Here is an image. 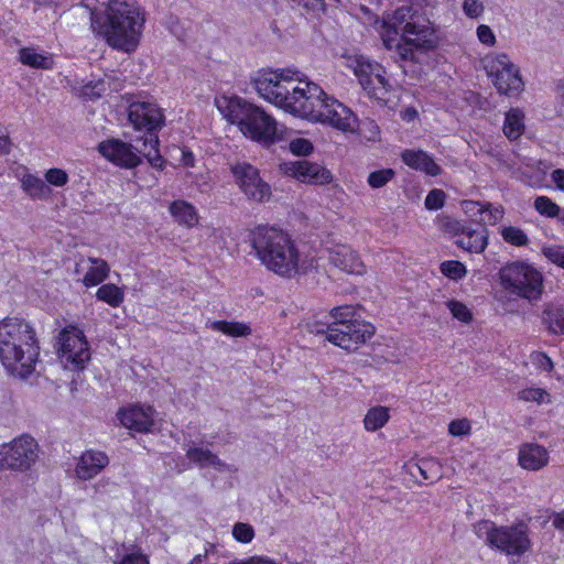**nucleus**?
I'll return each instance as SVG.
<instances>
[{
    "label": "nucleus",
    "mask_w": 564,
    "mask_h": 564,
    "mask_svg": "<svg viewBox=\"0 0 564 564\" xmlns=\"http://www.w3.org/2000/svg\"><path fill=\"white\" fill-rule=\"evenodd\" d=\"M252 83L263 99L286 112L329 124L340 131L354 130V112L337 99L329 97L317 84L303 80L297 70L261 69Z\"/></svg>",
    "instance_id": "f257e3e1"
},
{
    "label": "nucleus",
    "mask_w": 564,
    "mask_h": 564,
    "mask_svg": "<svg viewBox=\"0 0 564 564\" xmlns=\"http://www.w3.org/2000/svg\"><path fill=\"white\" fill-rule=\"evenodd\" d=\"M382 41L403 61L414 59V48L430 50L435 45L430 20L413 6H402L384 19Z\"/></svg>",
    "instance_id": "f03ea898"
},
{
    "label": "nucleus",
    "mask_w": 564,
    "mask_h": 564,
    "mask_svg": "<svg viewBox=\"0 0 564 564\" xmlns=\"http://www.w3.org/2000/svg\"><path fill=\"white\" fill-rule=\"evenodd\" d=\"M39 355L35 330L26 321L7 317L0 322V361L8 373L28 378L35 370Z\"/></svg>",
    "instance_id": "7ed1b4c3"
},
{
    "label": "nucleus",
    "mask_w": 564,
    "mask_h": 564,
    "mask_svg": "<svg viewBox=\"0 0 564 564\" xmlns=\"http://www.w3.org/2000/svg\"><path fill=\"white\" fill-rule=\"evenodd\" d=\"M249 241L258 259L270 271L292 278L300 273V254L288 232L260 225L250 230Z\"/></svg>",
    "instance_id": "20e7f679"
},
{
    "label": "nucleus",
    "mask_w": 564,
    "mask_h": 564,
    "mask_svg": "<svg viewBox=\"0 0 564 564\" xmlns=\"http://www.w3.org/2000/svg\"><path fill=\"white\" fill-rule=\"evenodd\" d=\"M91 25H99L109 45L126 52L135 50L144 18L133 0H109L106 19L101 23L91 12Z\"/></svg>",
    "instance_id": "39448f33"
},
{
    "label": "nucleus",
    "mask_w": 564,
    "mask_h": 564,
    "mask_svg": "<svg viewBox=\"0 0 564 564\" xmlns=\"http://www.w3.org/2000/svg\"><path fill=\"white\" fill-rule=\"evenodd\" d=\"M352 305H341L330 311L332 323H315L310 326L311 333L323 334L335 346L346 350H355L375 334L370 323L358 319Z\"/></svg>",
    "instance_id": "423d86ee"
},
{
    "label": "nucleus",
    "mask_w": 564,
    "mask_h": 564,
    "mask_svg": "<svg viewBox=\"0 0 564 564\" xmlns=\"http://www.w3.org/2000/svg\"><path fill=\"white\" fill-rule=\"evenodd\" d=\"M164 113L154 101L137 99L129 104L128 120L135 130L144 131L148 137L142 140V147L135 149L147 158L151 166L162 169L164 159L159 153V131L164 124Z\"/></svg>",
    "instance_id": "0eeeda50"
},
{
    "label": "nucleus",
    "mask_w": 564,
    "mask_h": 564,
    "mask_svg": "<svg viewBox=\"0 0 564 564\" xmlns=\"http://www.w3.org/2000/svg\"><path fill=\"white\" fill-rule=\"evenodd\" d=\"M226 117L238 126L245 137L262 145L269 147L280 138L275 119L262 108L245 100L239 99L232 104V109Z\"/></svg>",
    "instance_id": "6e6552de"
},
{
    "label": "nucleus",
    "mask_w": 564,
    "mask_h": 564,
    "mask_svg": "<svg viewBox=\"0 0 564 564\" xmlns=\"http://www.w3.org/2000/svg\"><path fill=\"white\" fill-rule=\"evenodd\" d=\"M506 291L529 301L539 300L543 292V275L532 264L523 261L507 263L499 272Z\"/></svg>",
    "instance_id": "1a4fd4ad"
},
{
    "label": "nucleus",
    "mask_w": 564,
    "mask_h": 564,
    "mask_svg": "<svg viewBox=\"0 0 564 564\" xmlns=\"http://www.w3.org/2000/svg\"><path fill=\"white\" fill-rule=\"evenodd\" d=\"M39 457V445L30 435H21L0 445V470L26 471Z\"/></svg>",
    "instance_id": "9d476101"
},
{
    "label": "nucleus",
    "mask_w": 564,
    "mask_h": 564,
    "mask_svg": "<svg viewBox=\"0 0 564 564\" xmlns=\"http://www.w3.org/2000/svg\"><path fill=\"white\" fill-rule=\"evenodd\" d=\"M349 67L370 97L384 99L391 86L386 77L387 72L383 66L366 56L358 55L349 58Z\"/></svg>",
    "instance_id": "9b49d317"
},
{
    "label": "nucleus",
    "mask_w": 564,
    "mask_h": 564,
    "mask_svg": "<svg viewBox=\"0 0 564 564\" xmlns=\"http://www.w3.org/2000/svg\"><path fill=\"white\" fill-rule=\"evenodd\" d=\"M485 68L497 90L507 96H517L523 90V80L518 67L506 54L487 56Z\"/></svg>",
    "instance_id": "f8f14e48"
},
{
    "label": "nucleus",
    "mask_w": 564,
    "mask_h": 564,
    "mask_svg": "<svg viewBox=\"0 0 564 564\" xmlns=\"http://www.w3.org/2000/svg\"><path fill=\"white\" fill-rule=\"evenodd\" d=\"M58 357L65 369L82 370L90 360V349L84 333L77 327H67L59 334Z\"/></svg>",
    "instance_id": "ddd939ff"
},
{
    "label": "nucleus",
    "mask_w": 564,
    "mask_h": 564,
    "mask_svg": "<svg viewBox=\"0 0 564 564\" xmlns=\"http://www.w3.org/2000/svg\"><path fill=\"white\" fill-rule=\"evenodd\" d=\"M530 528L520 521L510 525H500L495 539L494 549L506 555L522 556L532 549Z\"/></svg>",
    "instance_id": "4468645a"
},
{
    "label": "nucleus",
    "mask_w": 564,
    "mask_h": 564,
    "mask_svg": "<svg viewBox=\"0 0 564 564\" xmlns=\"http://www.w3.org/2000/svg\"><path fill=\"white\" fill-rule=\"evenodd\" d=\"M230 171L248 199L261 203L270 198V185L262 180L257 167L248 162H237L230 165Z\"/></svg>",
    "instance_id": "2eb2a0df"
},
{
    "label": "nucleus",
    "mask_w": 564,
    "mask_h": 564,
    "mask_svg": "<svg viewBox=\"0 0 564 564\" xmlns=\"http://www.w3.org/2000/svg\"><path fill=\"white\" fill-rule=\"evenodd\" d=\"M280 169L284 175L311 185H326L334 178L324 165L308 160L284 162Z\"/></svg>",
    "instance_id": "dca6fc26"
},
{
    "label": "nucleus",
    "mask_w": 564,
    "mask_h": 564,
    "mask_svg": "<svg viewBox=\"0 0 564 564\" xmlns=\"http://www.w3.org/2000/svg\"><path fill=\"white\" fill-rule=\"evenodd\" d=\"M142 147V140H137V144L123 142L119 139H109L98 144L99 153L108 161L118 166L132 169L141 163V154L135 148Z\"/></svg>",
    "instance_id": "f3484780"
},
{
    "label": "nucleus",
    "mask_w": 564,
    "mask_h": 564,
    "mask_svg": "<svg viewBox=\"0 0 564 564\" xmlns=\"http://www.w3.org/2000/svg\"><path fill=\"white\" fill-rule=\"evenodd\" d=\"M449 228L455 234V243L469 252H482L488 245V231L485 227L473 228L462 221H454Z\"/></svg>",
    "instance_id": "a211bd4d"
},
{
    "label": "nucleus",
    "mask_w": 564,
    "mask_h": 564,
    "mask_svg": "<svg viewBox=\"0 0 564 564\" xmlns=\"http://www.w3.org/2000/svg\"><path fill=\"white\" fill-rule=\"evenodd\" d=\"M119 420L123 426L137 432H150L154 425L155 411L152 406L135 405L120 410Z\"/></svg>",
    "instance_id": "6ab92c4d"
},
{
    "label": "nucleus",
    "mask_w": 564,
    "mask_h": 564,
    "mask_svg": "<svg viewBox=\"0 0 564 564\" xmlns=\"http://www.w3.org/2000/svg\"><path fill=\"white\" fill-rule=\"evenodd\" d=\"M109 464V457L105 452L88 449L78 458L75 474L82 480H89L97 476Z\"/></svg>",
    "instance_id": "aec40b11"
},
{
    "label": "nucleus",
    "mask_w": 564,
    "mask_h": 564,
    "mask_svg": "<svg viewBox=\"0 0 564 564\" xmlns=\"http://www.w3.org/2000/svg\"><path fill=\"white\" fill-rule=\"evenodd\" d=\"M330 263L350 274H361L364 263L358 254L347 246H339L329 251Z\"/></svg>",
    "instance_id": "412c9836"
},
{
    "label": "nucleus",
    "mask_w": 564,
    "mask_h": 564,
    "mask_svg": "<svg viewBox=\"0 0 564 564\" xmlns=\"http://www.w3.org/2000/svg\"><path fill=\"white\" fill-rule=\"evenodd\" d=\"M401 159L409 167L424 172L431 176L441 174V167L433 158L422 150H404Z\"/></svg>",
    "instance_id": "4be33fe9"
},
{
    "label": "nucleus",
    "mask_w": 564,
    "mask_h": 564,
    "mask_svg": "<svg viewBox=\"0 0 564 564\" xmlns=\"http://www.w3.org/2000/svg\"><path fill=\"white\" fill-rule=\"evenodd\" d=\"M549 463V453L539 444H524L519 451V464L524 469L539 470Z\"/></svg>",
    "instance_id": "5701e85b"
},
{
    "label": "nucleus",
    "mask_w": 564,
    "mask_h": 564,
    "mask_svg": "<svg viewBox=\"0 0 564 564\" xmlns=\"http://www.w3.org/2000/svg\"><path fill=\"white\" fill-rule=\"evenodd\" d=\"M186 457L200 468L213 467L219 471L230 470V466L219 459L218 456L208 448L189 446L186 451Z\"/></svg>",
    "instance_id": "b1692460"
},
{
    "label": "nucleus",
    "mask_w": 564,
    "mask_h": 564,
    "mask_svg": "<svg viewBox=\"0 0 564 564\" xmlns=\"http://www.w3.org/2000/svg\"><path fill=\"white\" fill-rule=\"evenodd\" d=\"M542 324L551 334L564 335V305H546L542 313Z\"/></svg>",
    "instance_id": "393cba45"
},
{
    "label": "nucleus",
    "mask_w": 564,
    "mask_h": 564,
    "mask_svg": "<svg viewBox=\"0 0 564 564\" xmlns=\"http://www.w3.org/2000/svg\"><path fill=\"white\" fill-rule=\"evenodd\" d=\"M20 62L23 65L41 68V69H51L53 67L54 61L53 55L50 53H40L34 47H23L19 52Z\"/></svg>",
    "instance_id": "a878e982"
},
{
    "label": "nucleus",
    "mask_w": 564,
    "mask_h": 564,
    "mask_svg": "<svg viewBox=\"0 0 564 564\" xmlns=\"http://www.w3.org/2000/svg\"><path fill=\"white\" fill-rule=\"evenodd\" d=\"M170 213L180 225L193 227L198 223L196 208L185 200H174L170 205Z\"/></svg>",
    "instance_id": "bb28decb"
},
{
    "label": "nucleus",
    "mask_w": 564,
    "mask_h": 564,
    "mask_svg": "<svg viewBox=\"0 0 564 564\" xmlns=\"http://www.w3.org/2000/svg\"><path fill=\"white\" fill-rule=\"evenodd\" d=\"M88 261L91 263V267L84 275L83 283L86 288H91L100 284L108 278L110 268L104 259L89 257Z\"/></svg>",
    "instance_id": "cd10ccee"
},
{
    "label": "nucleus",
    "mask_w": 564,
    "mask_h": 564,
    "mask_svg": "<svg viewBox=\"0 0 564 564\" xmlns=\"http://www.w3.org/2000/svg\"><path fill=\"white\" fill-rule=\"evenodd\" d=\"M22 189L33 199L47 198L51 194V188L42 178L26 174L21 180Z\"/></svg>",
    "instance_id": "c85d7f7f"
},
{
    "label": "nucleus",
    "mask_w": 564,
    "mask_h": 564,
    "mask_svg": "<svg viewBox=\"0 0 564 564\" xmlns=\"http://www.w3.org/2000/svg\"><path fill=\"white\" fill-rule=\"evenodd\" d=\"M523 117L519 109H511L506 113L503 133L509 140H516L523 133Z\"/></svg>",
    "instance_id": "c756f323"
},
{
    "label": "nucleus",
    "mask_w": 564,
    "mask_h": 564,
    "mask_svg": "<svg viewBox=\"0 0 564 564\" xmlns=\"http://www.w3.org/2000/svg\"><path fill=\"white\" fill-rule=\"evenodd\" d=\"M98 301L107 303L111 307H119L124 301V292L113 283L102 284L96 292Z\"/></svg>",
    "instance_id": "7c9ffc66"
},
{
    "label": "nucleus",
    "mask_w": 564,
    "mask_h": 564,
    "mask_svg": "<svg viewBox=\"0 0 564 564\" xmlns=\"http://www.w3.org/2000/svg\"><path fill=\"white\" fill-rule=\"evenodd\" d=\"M390 419L389 409L386 406H373L368 410L364 419L365 429L375 432L387 424Z\"/></svg>",
    "instance_id": "2f4dec72"
},
{
    "label": "nucleus",
    "mask_w": 564,
    "mask_h": 564,
    "mask_svg": "<svg viewBox=\"0 0 564 564\" xmlns=\"http://www.w3.org/2000/svg\"><path fill=\"white\" fill-rule=\"evenodd\" d=\"M425 480L436 481L443 476V466L436 458H422L415 466Z\"/></svg>",
    "instance_id": "473e14b6"
},
{
    "label": "nucleus",
    "mask_w": 564,
    "mask_h": 564,
    "mask_svg": "<svg viewBox=\"0 0 564 564\" xmlns=\"http://www.w3.org/2000/svg\"><path fill=\"white\" fill-rule=\"evenodd\" d=\"M210 328L232 337H243L251 333L248 325L238 322L215 321L210 323Z\"/></svg>",
    "instance_id": "72a5a7b5"
},
{
    "label": "nucleus",
    "mask_w": 564,
    "mask_h": 564,
    "mask_svg": "<svg viewBox=\"0 0 564 564\" xmlns=\"http://www.w3.org/2000/svg\"><path fill=\"white\" fill-rule=\"evenodd\" d=\"M499 527L490 520H481L474 524V533L485 540L486 544L494 549L495 539L497 536Z\"/></svg>",
    "instance_id": "f704fd0d"
},
{
    "label": "nucleus",
    "mask_w": 564,
    "mask_h": 564,
    "mask_svg": "<svg viewBox=\"0 0 564 564\" xmlns=\"http://www.w3.org/2000/svg\"><path fill=\"white\" fill-rule=\"evenodd\" d=\"M505 209L501 205H494L490 203H484L482 215L478 227L495 226L503 217Z\"/></svg>",
    "instance_id": "c9c22d12"
},
{
    "label": "nucleus",
    "mask_w": 564,
    "mask_h": 564,
    "mask_svg": "<svg viewBox=\"0 0 564 564\" xmlns=\"http://www.w3.org/2000/svg\"><path fill=\"white\" fill-rule=\"evenodd\" d=\"M501 236L506 242L517 247L525 246L529 242L524 231L514 226L503 227L501 229Z\"/></svg>",
    "instance_id": "e433bc0d"
},
{
    "label": "nucleus",
    "mask_w": 564,
    "mask_h": 564,
    "mask_svg": "<svg viewBox=\"0 0 564 564\" xmlns=\"http://www.w3.org/2000/svg\"><path fill=\"white\" fill-rule=\"evenodd\" d=\"M440 270L446 278L455 281L463 279L467 273L465 265L462 262L455 260L442 262Z\"/></svg>",
    "instance_id": "4c0bfd02"
},
{
    "label": "nucleus",
    "mask_w": 564,
    "mask_h": 564,
    "mask_svg": "<svg viewBox=\"0 0 564 564\" xmlns=\"http://www.w3.org/2000/svg\"><path fill=\"white\" fill-rule=\"evenodd\" d=\"M534 207L543 216L556 217L560 215L561 208L546 196H538L534 200Z\"/></svg>",
    "instance_id": "58836bf2"
},
{
    "label": "nucleus",
    "mask_w": 564,
    "mask_h": 564,
    "mask_svg": "<svg viewBox=\"0 0 564 564\" xmlns=\"http://www.w3.org/2000/svg\"><path fill=\"white\" fill-rule=\"evenodd\" d=\"M393 175L394 172L391 169L375 171L369 174L368 183L373 188H380L384 186L393 177Z\"/></svg>",
    "instance_id": "ea45409f"
},
{
    "label": "nucleus",
    "mask_w": 564,
    "mask_h": 564,
    "mask_svg": "<svg viewBox=\"0 0 564 564\" xmlns=\"http://www.w3.org/2000/svg\"><path fill=\"white\" fill-rule=\"evenodd\" d=\"M447 307L456 319L464 323L471 321V313L464 303L452 300L447 302Z\"/></svg>",
    "instance_id": "a19ab883"
},
{
    "label": "nucleus",
    "mask_w": 564,
    "mask_h": 564,
    "mask_svg": "<svg viewBox=\"0 0 564 564\" xmlns=\"http://www.w3.org/2000/svg\"><path fill=\"white\" fill-rule=\"evenodd\" d=\"M234 538L241 543H249L254 538V530L248 523L238 522L232 529Z\"/></svg>",
    "instance_id": "79ce46f5"
},
{
    "label": "nucleus",
    "mask_w": 564,
    "mask_h": 564,
    "mask_svg": "<svg viewBox=\"0 0 564 564\" xmlns=\"http://www.w3.org/2000/svg\"><path fill=\"white\" fill-rule=\"evenodd\" d=\"M106 91V84L102 79L89 82L82 87V94L90 99L99 98Z\"/></svg>",
    "instance_id": "37998d69"
},
{
    "label": "nucleus",
    "mask_w": 564,
    "mask_h": 564,
    "mask_svg": "<svg viewBox=\"0 0 564 564\" xmlns=\"http://www.w3.org/2000/svg\"><path fill=\"white\" fill-rule=\"evenodd\" d=\"M445 193L442 189H432L425 197L424 205L430 210H437L444 206Z\"/></svg>",
    "instance_id": "c03bdc74"
},
{
    "label": "nucleus",
    "mask_w": 564,
    "mask_h": 564,
    "mask_svg": "<svg viewBox=\"0 0 564 564\" xmlns=\"http://www.w3.org/2000/svg\"><path fill=\"white\" fill-rule=\"evenodd\" d=\"M290 151L295 155H308L313 151V144L304 138H296L290 142Z\"/></svg>",
    "instance_id": "a18cd8bd"
},
{
    "label": "nucleus",
    "mask_w": 564,
    "mask_h": 564,
    "mask_svg": "<svg viewBox=\"0 0 564 564\" xmlns=\"http://www.w3.org/2000/svg\"><path fill=\"white\" fill-rule=\"evenodd\" d=\"M45 181L51 185L61 187L68 182V174L61 169H50L45 173Z\"/></svg>",
    "instance_id": "49530a36"
},
{
    "label": "nucleus",
    "mask_w": 564,
    "mask_h": 564,
    "mask_svg": "<svg viewBox=\"0 0 564 564\" xmlns=\"http://www.w3.org/2000/svg\"><path fill=\"white\" fill-rule=\"evenodd\" d=\"M462 207L468 217L473 218L477 224H479L484 209L482 203L476 200H464L462 203Z\"/></svg>",
    "instance_id": "de8ad7c7"
},
{
    "label": "nucleus",
    "mask_w": 564,
    "mask_h": 564,
    "mask_svg": "<svg viewBox=\"0 0 564 564\" xmlns=\"http://www.w3.org/2000/svg\"><path fill=\"white\" fill-rule=\"evenodd\" d=\"M464 13L471 19H478L485 11L484 3L480 0H464Z\"/></svg>",
    "instance_id": "09e8293b"
},
{
    "label": "nucleus",
    "mask_w": 564,
    "mask_h": 564,
    "mask_svg": "<svg viewBox=\"0 0 564 564\" xmlns=\"http://www.w3.org/2000/svg\"><path fill=\"white\" fill-rule=\"evenodd\" d=\"M470 431L471 425L467 419L452 421L448 425V432L453 436L468 435Z\"/></svg>",
    "instance_id": "8fccbe9b"
},
{
    "label": "nucleus",
    "mask_w": 564,
    "mask_h": 564,
    "mask_svg": "<svg viewBox=\"0 0 564 564\" xmlns=\"http://www.w3.org/2000/svg\"><path fill=\"white\" fill-rule=\"evenodd\" d=\"M545 394V391H543L542 389H524L520 391L519 399L523 401H536L541 403Z\"/></svg>",
    "instance_id": "3c124183"
},
{
    "label": "nucleus",
    "mask_w": 564,
    "mask_h": 564,
    "mask_svg": "<svg viewBox=\"0 0 564 564\" xmlns=\"http://www.w3.org/2000/svg\"><path fill=\"white\" fill-rule=\"evenodd\" d=\"M477 36L478 40L486 45H494L496 42V36L492 30L485 24H481L477 28Z\"/></svg>",
    "instance_id": "603ef678"
},
{
    "label": "nucleus",
    "mask_w": 564,
    "mask_h": 564,
    "mask_svg": "<svg viewBox=\"0 0 564 564\" xmlns=\"http://www.w3.org/2000/svg\"><path fill=\"white\" fill-rule=\"evenodd\" d=\"M115 564H149V561L142 553H129Z\"/></svg>",
    "instance_id": "864d4df0"
},
{
    "label": "nucleus",
    "mask_w": 564,
    "mask_h": 564,
    "mask_svg": "<svg viewBox=\"0 0 564 564\" xmlns=\"http://www.w3.org/2000/svg\"><path fill=\"white\" fill-rule=\"evenodd\" d=\"M545 254L553 263L564 269V248H550Z\"/></svg>",
    "instance_id": "5fc2aeb1"
},
{
    "label": "nucleus",
    "mask_w": 564,
    "mask_h": 564,
    "mask_svg": "<svg viewBox=\"0 0 564 564\" xmlns=\"http://www.w3.org/2000/svg\"><path fill=\"white\" fill-rule=\"evenodd\" d=\"M552 180L556 184V186L564 191V170L557 169L552 172Z\"/></svg>",
    "instance_id": "6e6d98bb"
},
{
    "label": "nucleus",
    "mask_w": 564,
    "mask_h": 564,
    "mask_svg": "<svg viewBox=\"0 0 564 564\" xmlns=\"http://www.w3.org/2000/svg\"><path fill=\"white\" fill-rule=\"evenodd\" d=\"M535 359L542 369L550 371L553 368V362L546 355L539 354Z\"/></svg>",
    "instance_id": "4d7b16f0"
},
{
    "label": "nucleus",
    "mask_w": 564,
    "mask_h": 564,
    "mask_svg": "<svg viewBox=\"0 0 564 564\" xmlns=\"http://www.w3.org/2000/svg\"><path fill=\"white\" fill-rule=\"evenodd\" d=\"M552 523L557 530L564 531V510L554 514Z\"/></svg>",
    "instance_id": "13d9d810"
},
{
    "label": "nucleus",
    "mask_w": 564,
    "mask_h": 564,
    "mask_svg": "<svg viewBox=\"0 0 564 564\" xmlns=\"http://www.w3.org/2000/svg\"><path fill=\"white\" fill-rule=\"evenodd\" d=\"M214 550V545L209 544L208 549L205 550L204 554H197L189 564H206L205 560L210 551Z\"/></svg>",
    "instance_id": "bf43d9fd"
},
{
    "label": "nucleus",
    "mask_w": 564,
    "mask_h": 564,
    "mask_svg": "<svg viewBox=\"0 0 564 564\" xmlns=\"http://www.w3.org/2000/svg\"><path fill=\"white\" fill-rule=\"evenodd\" d=\"M10 149V141L7 135L0 134V154L8 153Z\"/></svg>",
    "instance_id": "052dcab7"
},
{
    "label": "nucleus",
    "mask_w": 564,
    "mask_h": 564,
    "mask_svg": "<svg viewBox=\"0 0 564 564\" xmlns=\"http://www.w3.org/2000/svg\"><path fill=\"white\" fill-rule=\"evenodd\" d=\"M182 162L186 166H193L194 162H195V158H194L193 153L183 151Z\"/></svg>",
    "instance_id": "680f3d73"
},
{
    "label": "nucleus",
    "mask_w": 564,
    "mask_h": 564,
    "mask_svg": "<svg viewBox=\"0 0 564 564\" xmlns=\"http://www.w3.org/2000/svg\"><path fill=\"white\" fill-rule=\"evenodd\" d=\"M417 116V111L414 108H406L403 112V119L411 121L415 119Z\"/></svg>",
    "instance_id": "e2e57ef3"
},
{
    "label": "nucleus",
    "mask_w": 564,
    "mask_h": 564,
    "mask_svg": "<svg viewBox=\"0 0 564 564\" xmlns=\"http://www.w3.org/2000/svg\"><path fill=\"white\" fill-rule=\"evenodd\" d=\"M250 564H275L274 562L267 558H252Z\"/></svg>",
    "instance_id": "0e129e2a"
},
{
    "label": "nucleus",
    "mask_w": 564,
    "mask_h": 564,
    "mask_svg": "<svg viewBox=\"0 0 564 564\" xmlns=\"http://www.w3.org/2000/svg\"><path fill=\"white\" fill-rule=\"evenodd\" d=\"M35 3L40 4V6H47V4H52V3H57L59 0H34Z\"/></svg>",
    "instance_id": "69168bd1"
},
{
    "label": "nucleus",
    "mask_w": 564,
    "mask_h": 564,
    "mask_svg": "<svg viewBox=\"0 0 564 564\" xmlns=\"http://www.w3.org/2000/svg\"><path fill=\"white\" fill-rule=\"evenodd\" d=\"M365 70H366L365 73H367V75H366V76H367V77H369V79H370V80H373V74H371V73L369 72V69H365Z\"/></svg>",
    "instance_id": "338daca9"
}]
</instances>
